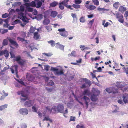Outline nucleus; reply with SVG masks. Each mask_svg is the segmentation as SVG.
<instances>
[{
  "instance_id": "7c9ffc66",
  "label": "nucleus",
  "mask_w": 128,
  "mask_h": 128,
  "mask_svg": "<svg viewBox=\"0 0 128 128\" xmlns=\"http://www.w3.org/2000/svg\"><path fill=\"white\" fill-rule=\"evenodd\" d=\"M116 18H123V16L117 12L116 14Z\"/></svg>"
},
{
  "instance_id": "0eeeda50",
  "label": "nucleus",
  "mask_w": 128,
  "mask_h": 128,
  "mask_svg": "<svg viewBox=\"0 0 128 128\" xmlns=\"http://www.w3.org/2000/svg\"><path fill=\"white\" fill-rule=\"evenodd\" d=\"M52 70L53 71L56 72V74L58 75H60L64 74L63 70L61 69L60 70H58V69L56 68H52Z\"/></svg>"
},
{
  "instance_id": "79ce46f5",
  "label": "nucleus",
  "mask_w": 128,
  "mask_h": 128,
  "mask_svg": "<svg viewBox=\"0 0 128 128\" xmlns=\"http://www.w3.org/2000/svg\"><path fill=\"white\" fill-rule=\"evenodd\" d=\"M98 11H109V10L108 9H106L103 8H98Z\"/></svg>"
},
{
  "instance_id": "20e7f679",
  "label": "nucleus",
  "mask_w": 128,
  "mask_h": 128,
  "mask_svg": "<svg viewBox=\"0 0 128 128\" xmlns=\"http://www.w3.org/2000/svg\"><path fill=\"white\" fill-rule=\"evenodd\" d=\"M58 31L59 32V34L63 37H66L68 35V32L66 31L64 28L59 29Z\"/></svg>"
},
{
  "instance_id": "9d476101",
  "label": "nucleus",
  "mask_w": 128,
  "mask_h": 128,
  "mask_svg": "<svg viewBox=\"0 0 128 128\" xmlns=\"http://www.w3.org/2000/svg\"><path fill=\"white\" fill-rule=\"evenodd\" d=\"M19 112L20 114L24 115L28 114V111L26 108H22L20 110Z\"/></svg>"
},
{
  "instance_id": "de8ad7c7",
  "label": "nucleus",
  "mask_w": 128,
  "mask_h": 128,
  "mask_svg": "<svg viewBox=\"0 0 128 128\" xmlns=\"http://www.w3.org/2000/svg\"><path fill=\"white\" fill-rule=\"evenodd\" d=\"M67 105L68 107L71 108L73 106V104L71 102H68L67 103Z\"/></svg>"
},
{
  "instance_id": "2f4dec72",
  "label": "nucleus",
  "mask_w": 128,
  "mask_h": 128,
  "mask_svg": "<svg viewBox=\"0 0 128 128\" xmlns=\"http://www.w3.org/2000/svg\"><path fill=\"white\" fill-rule=\"evenodd\" d=\"M29 6H27L25 12H26V11H28L29 12H32L33 10V9L32 8L30 7Z\"/></svg>"
},
{
  "instance_id": "e433bc0d",
  "label": "nucleus",
  "mask_w": 128,
  "mask_h": 128,
  "mask_svg": "<svg viewBox=\"0 0 128 128\" xmlns=\"http://www.w3.org/2000/svg\"><path fill=\"white\" fill-rule=\"evenodd\" d=\"M115 109L113 110L112 112L113 113H116L118 112V108L116 105L114 106Z\"/></svg>"
},
{
  "instance_id": "a19ab883",
  "label": "nucleus",
  "mask_w": 128,
  "mask_h": 128,
  "mask_svg": "<svg viewBox=\"0 0 128 128\" xmlns=\"http://www.w3.org/2000/svg\"><path fill=\"white\" fill-rule=\"evenodd\" d=\"M48 44H50L52 46H54V42L53 40H50L48 42Z\"/></svg>"
},
{
  "instance_id": "c03bdc74",
  "label": "nucleus",
  "mask_w": 128,
  "mask_h": 128,
  "mask_svg": "<svg viewBox=\"0 0 128 128\" xmlns=\"http://www.w3.org/2000/svg\"><path fill=\"white\" fill-rule=\"evenodd\" d=\"M72 6L73 7L76 9L79 8L80 7V5L76 4H73Z\"/></svg>"
},
{
  "instance_id": "a18cd8bd",
  "label": "nucleus",
  "mask_w": 128,
  "mask_h": 128,
  "mask_svg": "<svg viewBox=\"0 0 128 128\" xmlns=\"http://www.w3.org/2000/svg\"><path fill=\"white\" fill-rule=\"evenodd\" d=\"M71 16L73 18L74 20H77V18L76 14H75L72 13L71 14Z\"/></svg>"
},
{
  "instance_id": "0e129e2a",
  "label": "nucleus",
  "mask_w": 128,
  "mask_h": 128,
  "mask_svg": "<svg viewBox=\"0 0 128 128\" xmlns=\"http://www.w3.org/2000/svg\"><path fill=\"white\" fill-rule=\"evenodd\" d=\"M25 95L26 96L25 97H23L24 98H21V100L23 101L26 100L28 98L26 94Z\"/></svg>"
},
{
  "instance_id": "ea45409f",
  "label": "nucleus",
  "mask_w": 128,
  "mask_h": 128,
  "mask_svg": "<svg viewBox=\"0 0 128 128\" xmlns=\"http://www.w3.org/2000/svg\"><path fill=\"white\" fill-rule=\"evenodd\" d=\"M18 62L20 65H23L24 64L25 61L24 60L21 59Z\"/></svg>"
},
{
  "instance_id": "5fc2aeb1",
  "label": "nucleus",
  "mask_w": 128,
  "mask_h": 128,
  "mask_svg": "<svg viewBox=\"0 0 128 128\" xmlns=\"http://www.w3.org/2000/svg\"><path fill=\"white\" fill-rule=\"evenodd\" d=\"M75 3L76 4H80L82 1L80 0H74Z\"/></svg>"
},
{
  "instance_id": "e2e57ef3",
  "label": "nucleus",
  "mask_w": 128,
  "mask_h": 128,
  "mask_svg": "<svg viewBox=\"0 0 128 128\" xmlns=\"http://www.w3.org/2000/svg\"><path fill=\"white\" fill-rule=\"evenodd\" d=\"M124 101L121 100H118V102L120 104L123 105L124 104Z\"/></svg>"
},
{
  "instance_id": "052dcab7",
  "label": "nucleus",
  "mask_w": 128,
  "mask_h": 128,
  "mask_svg": "<svg viewBox=\"0 0 128 128\" xmlns=\"http://www.w3.org/2000/svg\"><path fill=\"white\" fill-rule=\"evenodd\" d=\"M88 86V85L85 83L83 84L81 87V88H85L86 86Z\"/></svg>"
},
{
  "instance_id": "58836bf2",
  "label": "nucleus",
  "mask_w": 128,
  "mask_h": 128,
  "mask_svg": "<svg viewBox=\"0 0 128 128\" xmlns=\"http://www.w3.org/2000/svg\"><path fill=\"white\" fill-rule=\"evenodd\" d=\"M46 112H44L43 113H41L40 112H38V115L40 117H42V116H43L44 117L45 116V115L46 114Z\"/></svg>"
},
{
  "instance_id": "473e14b6",
  "label": "nucleus",
  "mask_w": 128,
  "mask_h": 128,
  "mask_svg": "<svg viewBox=\"0 0 128 128\" xmlns=\"http://www.w3.org/2000/svg\"><path fill=\"white\" fill-rule=\"evenodd\" d=\"M58 2H57L54 1L50 3V5L51 6L54 7L56 6Z\"/></svg>"
},
{
  "instance_id": "c85d7f7f",
  "label": "nucleus",
  "mask_w": 128,
  "mask_h": 128,
  "mask_svg": "<svg viewBox=\"0 0 128 128\" xmlns=\"http://www.w3.org/2000/svg\"><path fill=\"white\" fill-rule=\"evenodd\" d=\"M21 59V58L20 56H16L14 58V60L15 61H16L18 62Z\"/></svg>"
},
{
  "instance_id": "412c9836",
  "label": "nucleus",
  "mask_w": 128,
  "mask_h": 128,
  "mask_svg": "<svg viewBox=\"0 0 128 128\" xmlns=\"http://www.w3.org/2000/svg\"><path fill=\"white\" fill-rule=\"evenodd\" d=\"M34 38L36 40L40 39V35L38 33V32H36L34 33Z\"/></svg>"
},
{
  "instance_id": "bb28decb",
  "label": "nucleus",
  "mask_w": 128,
  "mask_h": 128,
  "mask_svg": "<svg viewBox=\"0 0 128 128\" xmlns=\"http://www.w3.org/2000/svg\"><path fill=\"white\" fill-rule=\"evenodd\" d=\"M76 52L75 51H72L70 54H69L68 55V56H76Z\"/></svg>"
},
{
  "instance_id": "f3484780",
  "label": "nucleus",
  "mask_w": 128,
  "mask_h": 128,
  "mask_svg": "<svg viewBox=\"0 0 128 128\" xmlns=\"http://www.w3.org/2000/svg\"><path fill=\"white\" fill-rule=\"evenodd\" d=\"M114 89L113 88L112 89V90H111V88H108L106 89V91L109 93H110L111 92H113L114 94H115L118 92V91L117 90H115V91H113V90Z\"/></svg>"
},
{
  "instance_id": "c756f323",
  "label": "nucleus",
  "mask_w": 128,
  "mask_h": 128,
  "mask_svg": "<svg viewBox=\"0 0 128 128\" xmlns=\"http://www.w3.org/2000/svg\"><path fill=\"white\" fill-rule=\"evenodd\" d=\"M120 5V3L118 2H115L113 4V6L116 9H117L118 8Z\"/></svg>"
},
{
  "instance_id": "4be33fe9",
  "label": "nucleus",
  "mask_w": 128,
  "mask_h": 128,
  "mask_svg": "<svg viewBox=\"0 0 128 128\" xmlns=\"http://www.w3.org/2000/svg\"><path fill=\"white\" fill-rule=\"evenodd\" d=\"M42 120L43 121L45 120L49 121L50 123H52V120L49 118V116H44Z\"/></svg>"
},
{
  "instance_id": "338daca9",
  "label": "nucleus",
  "mask_w": 128,
  "mask_h": 128,
  "mask_svg": "<svg viewBox=\"0 0 128 128\" xmlns=\"http://www.w3.org/2000/svg\"><path fill=\"white\" fill-rule=\"evenodd\" d=\"M123 18H120L118 19V21L121 23H123L124 22V20L123 19Z\"/></svg>"
},
{
  "instance_id": "864d4df0",
  "label": "nucleus",
  "mask_w": 128,
  "mask_h": 128,
  "mask_svg": "<svg viewBox=\"0 0 128 128\" xmlns=\"http://www.w3.org/2000/svg\"><path fill=\"white\" fill-rule=\"evenodd\" d=\"M8 16V14L7 13H5L4 14H3L2 16V17L3 18H6Z\"/></svg>"
},
{
  "instance_id": "a211bd4d",
  "label": "nucleus",
  "mask_w": 128,
  "mask_h": 128,
  "mask_svg": "<svg viewBox=\"0 0 128 128\" xmlns=\"http://www.w3.org/2000/svg\"><path fill=\"white\" fill-rule=\"evenodd\" d=\"M85 6L87 9L90 10H93L96 9V6L92 5H85Z\"/></svg>"
},
{
  "instance_id": "a878e982",
  "label": "nucleus",
  "mask_w": 128,
  "mask_h": 128,
  "mask_svg": "<svg viewBox=\"0 0 128 128\" xmlns=\"http://www.w3.org/2000/svg\"><path fill=\"white\" fill-rule=\"evenodd\" d=\"M50 22L49 20L48 19H45L43 22V24L45 25H46L48 24Z\"/></svg>"
},
{
  "instance_id": "13d9d810",
  "label": "nucleus",
  "mask_w": 128,
  "mask_h": 128,
  "mask_svg": "<svg viewBox=\"0 0 128 128\" xmlns=\"http://www.w3.org/2000/svg\"><path fill=\"white\" fill-rule=\"evenodd\" d=\"M76 117L72 116H70V121H74L75 120Z\"/></svg>"
},
{
  "instance_id": "603ef678",
  "label": "nucleus",
  "mask_w": 128,
  "mask_h": 128,
  "mask_svg": "<svg viewBox=\"0 0 128 128\" xmlns=\"http://www.w3.org/2000/svg\"><path fill=\"white\" fill-rule=\"evenodd\" d=\"M44 70H46V71H48L49 70V68H50V66H49L48 65H46V66H44Z\"/></svg>"
},
{
  "instance_id": "69168bd1",
  "label": "nucleus",
  "mask_w": 128,
  "mask_h": 128,
  "mask_svg": "<svg viewBox=\"0 0 128 128\" xmlns=\"http://www.w3.org/2000/svg\"><path fill=\"white\" fill-rule=\"evenodd\" d=\"M34 31L35 30H34L33 29V27L32 26L30 30V32L31 33H33Z\"/></svg>"
},
{
  "instance_id": "3c124183",
  "label": "nucleus",
  "mask_w": 128,
  "mask_h": 128,
  "mask_svg": "<svg viewBox=\"0 0 128 128\" xmlns=\"http://www.w3.org/2000/svg\"><path fill=\"white\" fill-rule=\"evenodd\" d=\"M54 82L52 80H50V82L47 84V85L48 86H52L54 84Z\"/></svg>"
},
{
  "instance_id": "09e8293b",
  "label": "nucleus",
  "mask_w": 128,
  "mask_h": 128,
  "mask_svg": "<svg viewBox=\"0 0 128 128\" xmlns=\"http://www.w3.org/2000/svg\"><path fill=\"white\" fill-rule=\"evenodd\" d=\"M32 110L33 112H36L37 110V109L35 106H34L32 107Z\"/></svg>"
},
{
  "instance_id": "dca6fc26",
  "label": "nucleus",
  "mask_w": 128,
  "mask_h": 128,
  "mask_svg": "<svg viewBox=\"0 0 128 128\" xmlns=\"http://www.w3.org/2000/svg\"><path fill=\"white\" fill-rule=\"evenodd\" d=\"M8 40L11 44L16 46V48H17L18 47V44L15 41L13 40L12 39L10 38H8Z\"/></svg>"
},
{
  "instance_id": "aec40b11",
  "label": "nucleus",
  "mask_w": 128,
  "mask_h": 128,
  "mask_svg": "<svg viewBox=\"0 0 128 128\" xmlns=\"http://www.w3.org/2000/svg\"><path fill=\"white\" fill-rule=\"evenodd\" d=\"M126 10V8L120 6L118 9V10L122 13H123Z\"/></svg>"
},
{
  "instance_id": "5701e85b",
  "label": "nucleus",
  "mask_w": 128,
  "mask_h": 128,
  "mask_svg": "<svg viewBox=\"0 0 128 128\" xmlns=\"http://www.w3.org/2000/svg\"><path fill=\"white\" fill-rule=\"evenodd\" d=\"M83 80L89 86H90L91 85V82L87 78H84L83 79Z\"/></svg>"
},
{
  "instance_id": "bf43d9fd",
  "label": "nucleus",
  "mask_w": 128,
  "mask_h": 128,
  "mask_svg": "<svg viewBox=\"0 0 128 128\" xmlns=\"http://www.w3.org/2000/svg\"><path fill=\"white\" fill-rule=\"evenodd\" d=\"M16 80L18 82V83H20V84L22 85L24 84V82L23 81H22V80H20L18 79H16Z\"/></svg>"
},
{
  "instance_id": "c9c22d12",
  "label": "nucleus",
  "mask_w": 128,
  "mask_h": 128,
  "mask_svg": "<svg viewBox=\"0 0 128 128\" xmlns=\"http://www.w3.org/2000/svg\"><path fill=\"white\" fill-rule=\"evenodd\" d=\"M17 39L18 40L22 42H23L24 41H25L26 43H27V40H25L24 38H22L20 37H18L17 38Z\"/></svg>"
},
{
  "instance_id": "2eb2a0df",
  "label": "nucleus",
  "mask_w": 128,
  "mask_h": 128,
  "mask_svg": "<svg viewBox=\"0 0 128 128\" xmlns=\"http://www.w3.org/2000/svg\"><path fill=\"white\" fill-rule=\"evenodd\" d=\"M82 94L84 96H89L91 95V93L88 89H86L84 90L82 93Z\"/></svg>"
},
{
  "instance_id": "cd10ccee",
  "label": "nucleus",
  "mask_w": 128,
  "mask_h": 128,
  "mask_svg": "<svg viewBox=\"0 0 128 128\" xmlns=\"http://www.w3.org/2000/svg\"><path fill=\"white\" fill-rule=\"evenodd\" d=\"M8 104H5L0 106V111H2L7 108Z\"/></svg>"
},
{
  "instance_id": "680f3d73",
  "label": "nucleus",
  "mask_w": 128,
  "mask_h": 128,
  "mask_svg": "<svg viewBox=\"0 0 128 128\" xmlns=\"http://www.w3.org/2000/svg\"><path fill=\"white\" fill-rule=\"evenodd\" d=\"M20 10L21 12H23L24 10V7L22 6H20Z\"/></svg>"
},
{
  "instance_id": "7ed1b4c3",
  "label": "nucleus",
  "mask_w": 128,
  "mask_h": 128,
  "mask_svg": "<svg viewBox=\"0 0 128 128\" xmlns=\"http://www.w3.org/2000/svg\"><path fill=\"white\" fill-rule=\"evenodd\" d=\"M16 10L17 12H18V18H20L24 22H28L29 20L27 18L26 15L23 12H21L20 9L17 8Z\"/></svg>"
},
{
  "instance_id": "6e6d98bb",
  "label": "nucleus",
  "mask_w": 128,
  "mask_h": 128,
  "mask_svg": "<svg viewBox=\"0 0 128 128\" xmlns=\"http://www.w3.org/2000/svg\"><path fill=\"white\" fill-rule=\"evenodd\" d=\"M59 8L61 10H63L64 8V6L60 3H59Z\"/></svg>"
},
{
  "instance_id": "423d86ee",
  "label": "nucleus",
  "mask_w": 128,
  "mask_h": 128,
  "mask_svg": "<svg viewBox=\"0 0 128 128\" xmlns=\"http://www.w3.org/2000/svg\"><path fill=\"white\" fill-rule=\"evenodd\" d=\"M81 99L84 101L86 105V108L87 109L88 108V103L90 101V98L88 97L84 96Z\"/></svg>"
},
{
  "instance_id": "6ab92c4d",
  "label": "nucleus",
  "mask_w": 128,
  "mask_h": 128,
  "mask_svg": "<svg viewBox=\"0 0 128 128\" xmlns=\"http://www.w3.org/2000/svg\"><path fill=\"white\" fill-rule=\"evenodd\" d=\"M28 6H31L32 7H35L36 6V2L35 0L34 1H33L30 3H27L26 4Z\"/></svg>"
},
{
  "instance_id": "6e6552de",
  "label": "nucleus",
  "mask_w": 128,
  "mask_h": 128,
  "mask_svg": "<svg viewBox=\"0 0 128 128\" xmlns=\"http://www.w3.org/2000/svg\"><path fill=\"white\" fill-rule=\"evenodd\" d=\"M18 66L16 65H15L11 66L10 68V69L12 74H14L15 72L16 75H17L18 73Z\"/></svg>"
},
{
  "instance_id": "f257e3e1",
  "label": "nucleus",
  "mask_w": 128,
  "mask_h": 128,
  "mask_svg": "<svg viewBox=\"0 0 128 128\" xmlns=\"http://www.w3.org/2000/svg\"><path fill=\"white\" fill-rule=\"evenodd\" d=\"M46 109L50 112L52 111V113L54 114L56 112H58L62 113L64 112V106L63 104L59 103L56 106H53L51 109L48 106L46 107Z\"/></svg>"
},
{
  "instance_id": "b1692460",
  "label": "nucleus",
  "mask_w": 128,
  "mask_h": 128,
  "mask_svg": "<svg viewBox=\"0 0 128 128\" xmlns=\"http://www.w3.org/2000/svg\"><path fill=\"white\" fill-rule=\"evenodd\" d=\"M35 1L36 2V4L37 5L36 7L38 8L40 7L42 4V2L38 0H35Z\"/></svg>"
},
{
  "instance_id": "72a5a7b5",
  "label": "nucleus",
  "mask_w": 128,
  "mask_h": 128,
  "mask_svg": "<svg viewBox=\"0 0 128 128\" xmlns=\"http://www.w3.org/2000/svg\"><path fill=\"white\" fill-rule=\"evenodd\" d=\"M8 44V41L6 39H4L3 41L2 44L4 46L7 45Z\"/></svg>"
},
{
  "instance_id": "8fccbe9b",
  "label": "nucleus",
  "mask_w": 128,
  "mask_h": 128,
  "mask_svg": "<svg viewBox=\"0 0 128 128\" xmlns=\"http://www.w3.org/2000/svg\"><path fill=\"white\" fill-rule=\"evenodd\" d=\"M46 89L48 92H52L54 90V88H46Z\"/></svg>"
},
{
  "instance_id": "4468645a",
  "label": "nucleus",
  "mask_w": 128,
  "mask_h": 128,
  "mask_svg": "<svg viewBox=\"0 0 128 128\" xmlns=\"http://www.w3.org/2000/svg\"><path fill=\"white\" fill-rule=\"evenodd\" d=\"M122 98L123 101L125 104L128 103V94H125L123 95Z\"/></svg>"
},
{
  "instance_id": "ddd939ff",
  "label": "nucleus",
  "mask_w": 128,
  "mask_h": 128,
  "mask_svg": "<svg viewBox=\"0 0 128 128\" xmlns=\"http://www.w3.org/2000/svg\"><path fill=\"white\" fill-rule=\"evenodd\" d=\"M74 74H68L66 75V78L67 80L69 81H70L72 80L74 78Z\"/></svg>"
},
{
  "instance_id": "39448f33",
  "label": "nucleus",
  "mask_w": 128,
  "mask_h": 128,
  "mask_svg": "<svg viewBox=\"0 0 128 128\" xmlns=\"http://www.w3.org/2000/svg\"><path fill=\"white\" fill-rule=\"evenodd\" d=\"M45 14L47 15L50 14V15L52 17L54 18L57 16L58 12L56 11L50 10L46 11Z\"/></svg>"
},
{
  "instance_id": "f8f14e48",
  "label": "nucleus",
  "mask_w": 128,
  "mask_h": 128,
  "mask_svg": "<svg viewBox=\"0 0 128 128\" xmlns=\"http://www.w3.org/2000/svg\"><path fill=\"white\" fill-rule=\"evenodd\" d=\"M5 55L4 56L6 58H7L9 56L8 52L6 50H4L0 52V56L2 55Z\"/></svg>"
},
{
  "instance_id": "4c0bfd02",
  "label": "nucleus",
  "mask_w": 128,
  "mask_h": 128,
  "mask_svg": "<svg viewBox=\"0 0 128 128\" xmlns=\"http://www.w3.org/2000/svg\"><path fill=\"white\" fill-rule=\"evenodd\" d=\"M18 94V95H21L22 97H25L26 96L25 95L23 92L22 91H19L17 92Z\"/></svg>"
},
{
  "instance_id": "37998d69",
  "label": "nucleus",
  "mask_w": 128,
  "mask_h": 128,
  "mask_svg": "<svg viewBox=\"0 0 128 128\" xmlns=\"http://www.w3.org/2000/svg\"><path fill=\"white\" fill-rule=\"evenodd\" d=\"M85 18L83 16L81 17L80 19V22L82 23H84L85 21Z\"/></svg>"
},
{
  "instance_id": "774afa93",
  "label": "nucleus",
  "mask_w": 128,
  "mask_h": 128,
  "mask_svg": "<svg viewBox=\"0 0 128 128\" xmlns=\"http://www.w3.org/2000/svg\"><path fill=\"white\" fill-rule=\"evenodd\" d=\"M84 126L82 125H80L78 124L76 126V128H84Z\"/></svg>"
},
{
  "instance_id": "9b49d317",
  "label": "nucleus",
  "mask_w": 128,
  "mask_h": 128,
  "mask_svg": "<svg viewBox=\"0 0 128 128\" xmlns=\"http://www.w3.org/2000/svg\"><path fill=\"white\" fill-rule=\"evenodd\" d=\"M34 103L33 100H29L26 101L24 103V106H26L30 107L32 106Z\"/></svg>"
},
{
  "instance_id": "4d7b16f0",
  "label": "nucleus",
  "mask_w": 128,
  "mask_h": 128,
  "mask_svg": "<svg viewBox=\"0 0 128 128\" xmlns=\"http://www.w3.org/2000/svg\"><path fill=\"white\" fill-rule=\"evenodd\" d=\"M32 12L33 14L34 15H37L38 14V12L37 10L36 9H34V10H33Z\"/></svg>"
},
{
  "instance_id": "49530a36",
  "label": "nucleus",
  "mask_w": 128,
  "mask_h": 128,
  "mask_svg": "<svg viewBox=\"0 0 128 128\" xmlns=\"http://www.w3.org/2000/svg\"><path fill=\"white\" fill-rule=\"evenodd\" d=\"M94 19H92V20H90L88 23V25L90 26H92L94 22Z\"/></svg>"
},
{
  "instance_id": "393cba45",
  "label": "nucleus",
  "mask_w": 128,
  "mask_h": 128,
  "mask_svg": "<svg viewBox=\"0 0 128 128\" xmlns=\"http://www.w3.org/2000/svg\"><path fill=\"white\" fill-rule=\"evenodd\" d=\"M35 18L38 20H40L42 18V16L41 14H38L35 17Z\"/></svg>"
},
{
  "instance_id": "f704fd0d",
  "label": "nucleus",
  "mask_w": 128,
  "mask_h": 128,
  "mask_svg": "<svg viewBox=\"0 0 128 128\" xmlns=\"http://www.w3.org/2000/svg\"><path fill=\"white\" fill-rule=\"evenodd\" d=\"M94 5L98 6L99 5V2L98 0H92Z\"/></svg>"
},
{
  "instance_id": "f03ea898",
  "label": "nucleus",
  "mask_w": 128,
  "mask_h": 128,
  "mask_svg": "<svg viewBox=\"0 0 128 128\" xmlns=\"http://www.w3.org/2000/svg\"><path fill=\"white\" fill-rule=\"evenodd\" d=\"M92 94H91L90 98L93 102H96L98 100L97 96L100 94V91L95 88H93L92 90Z\"/></svg>"
},
{
  "instance_id": "1a4fd4ad",
  "label": "nucleus",
  "mask_w": 128,
  "mask_h": 128,
  "mask_svg": "<svg viewBox=\"0 0 128 128\" xmlns=\"http://www.w3.org/2000/svg\"><path fill=\"white\" fill-rule=\"evenodd\" d=\"M69 1V0H63L61 2H60L61 4L67 8L70 9L71 10H73V8H72L71 6L70 5H68L67 4L68 2Z\"/></svg>"
}]
</instances>
